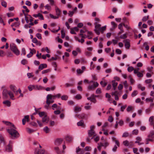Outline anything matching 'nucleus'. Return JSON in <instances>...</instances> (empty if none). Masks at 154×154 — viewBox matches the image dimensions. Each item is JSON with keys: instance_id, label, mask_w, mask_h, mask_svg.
<instances>
[{"instance_id": "57", "label": "nucleus", "mask_w": 154, "mask_h": 154, "mask_svg": "<svg viewBox=\"0 0 154 154\" xmlns=\"http://www.w3.org/2000/svg\"><path fill=\"white\" fill-rule=\"evenodd\" d=\"M129 78L130 79L131 83V84H133L134 82V80L131 78V76L130 75L129 76Z\"/></svg>"}, {"instance_id": "12", "label": "nucleus", "mask_w": 154, "mask_h": 154, "mask_svg": "<svg viewBox=\"0 0 154 154\" xmlns=\"http://www.w3.org/2000/svg\"><path fill=\"white\" fill-rule=\"evenodd\" d=\"M29 120V116L27 115L24 117V118L22 119V123L23 125L25 124L26 121L28 122Z\"/></svg>"}, {"instance_id": "38", "label": "nucleus", "mask_w": 154, "mask_h": 154, "mask_svg": "<svg viewBox=\"0 0 154 154\" xmlns=\"http://www.w3.org/2000/svg\"><path fill=\"white\" fill-rule=\"evenodd\" d=\"M111 24L112 25L113 27V28H111V30H112L114 29H115L117 26V25L113 21H112L111 22Z\"/></svg>"}, {"instance_id": "37", "label": "nucleus", "mask_w": 154, "mask_h": 154, "mask_svg": "<svg viewBox=\"0 0 154 154\" xmlns=\"http://www.w3.org/2000/svg\"><path fill=\"white\" fill-rule=\"evenodd\" d=\"M149 18V16H145L143 17L142 20L143 22H145L147 21Z\"/></svg>"}, {"instance_id": "43", "label": "nucleus", "mask_w": 154, "mask_h": 154, "mask_svg": "<svg viewBox=\"0 0 154 154\" xmlns=\"http://www.w3.org/2000/svg\"><path fill=\"white\" fill-rule=\"evenodd\" d=\"M51 71V70L50 69H48L45 70H44L42 72V74H44L47 73Z\"/></svg>"}, {"instance_id": "11", "label": "nucleus", "mask_w": 154, "mask_h": 154, "mask_svg": "<svg viewBox=\"0 0 154 154\" xmlns=\"http://www.w3.org/2000/svg\"><path fill=\"white\" fill-rule=\"evenodd\" d=\"M47 66L46 64L43 63L40 64L38 67V69L40 71L43 69L44 68H46Z\"/></svg>"}, {"instance_id": "26", "label": "nucleus", "mask_w": 154, "mask_h": 154, "mask_svg": "<svg viewBox=\"0 0 154 154\" xmlns=\"http://www.w3.org/2000/svg\"><path fill=\"white\" fill-rule=\"evenodd\" d=\"M8 94L10 96V97L11 99L12 100L14 99L13 98L14 97V95L13 93L11 91H8Z\"/></svg>"}, {"instance_id": "24", "label": "nucleus", "mask_w": 154, "mask_h": 154, "mask_svg": "<svg viewBox=\"0 0 154 154\" xmlns=\"http://www.w3.org/2000/svg\"><path fill=\"white\" fill-rule=\"evenodd\" d=\"M81 108L80 107L75 106L74 108V111L76 112H77L81 111Z\"/></svg>"}, {"instance_id": "55", "label": "nucleus", "mask_w": 154, "mask_h": 154, "mask_svg": "<svg viewBox=\"0 0 154 154\" xmlns=\"http://www.w3.org/2000/svg\"><path fill=\"white\" fill-rule=\"evenodd\" d=\"M27 61L25 60V59H23L21 61V63L23 65H25L27 63Z\"/></svg>"}, {"instance_id": "63", "label": "nucleus", "mask_w": 154, "mask_h": 154, "mask_svg": "<svg viewBox=\"0 0 154 154\" xmlns=\"http://www.w3.org/2000/svg\"><path fill=\"white\" fill-rule=\"evenodd\" d=\"M94 138V140L95 142H97L99 140L100 138L98 136H96Z\"/></svg>"}, {"instance_id": "27", "label": "nucleus", "mask_w": 154, "mask_h": 154, "mask_svg": "<svg viewBox=\"0 0 154 154\" xmlns=\"http://www.w3.org/2000/svg\"><path fill=\"white\" fill-rule=\"evenodd\" d=\"M61 98L62 100H66L68 99V97L66 95H64L61 97Z\"/></svg>"}, {"instance_id": "36", "label": "nucleus", "mask_w": 154, "mask_h": 154, "mask_svg": "<svg viewBox=\"0 0 154 154\" xmlns=\"http://www.w3.org/2000/svg\"><path fill=\"white\" fill-rule=\"evenodd\" d=\"M39 115L40 117H42L46 115V113L44 112H39Z\"/></svg>"}, {"instance_id": "29", "label": "nucleus", "mask_w": 154, "mask_h": 154, "mask_svg": "<svg viewBox=\"0 0 154 154\" xmlns=\"http://www.w3.org/2000/svg\"><path fill=\"white\" fill-rule=\"evenodd\" d=\"M138 88L140 89L142 91H143L145 90V87L144 86H142L140 84L138 85Z\"/></svg>"}, {"instance_id": "33", "label": "nucleus", "mask_w": 154, "mask_h": 154, "mask_svg": "<svg viewBox=\"0 0 154 154\" xmlns=\"http://www.w3.org/2000/svg\"><path fill=\"white\" fill-rule=\"evenodd\" d=\"M100 145L101 146H104L105 148L107 146H108L109 143L107 142H105L104 143H100Z\"/></svg>"}, {"instance_id": "22", "label": "nucleus", "mask_w": 154, "mask_h": 154, "mask_svg": "<svg viewBox=\"0 0 154 154\" xmlns=\"http://www.w3.org/2000/svg\"><path fill=\"white\" fill-rule=\"evenodd\" d=\"M80 118L85 119H87L88 118V117L84 113H82L80 115Z\"/></svg>"}, {"instance_id": "60", "label": "nucleus", "mask_w": 154, "mask_h": 154, "mask_svg": "<svg viewBox=\"0 0 154 154\" xmlns=\"http://www.w3.org/2000/svg\"><path fill=\"white\" fill-rule=\"evenodd\" d=\"M45 9H47L48 10H50L51 9V7L48 4L47 5L45 6Z\"/></svg>"}, {"instance_id": "34", "label": "nucleus", "mask_w": 154, "mask_h": 154, "mask_svg": "<svg viewBox=\"0 0 154 154\" xmlns=\"http://www.w3.org/2000/svg\"><path fill=\"white\" fill-rule=\"evenodd\" d=\"M154 100V98H152L151 97L150 98H146L145 100L146 102H153V100Z\"/></svg>"}, {"instance_id": "19", "label": "nucleus", "mask_w": 154, "mask_h": 154, "mask_svg": "<svg viewBox=\"0 0 154 154\" xmlns=\"http://www.w3.org/2000/svg\"><path fill=\"white\" fill-rule=\"evenodd\" d=\"M10 88L15 93L16 92V87L15 86L13 85H11L10 86Z\"/></svg>"}, {"instance_id": "18", "label": "nucleus", "mask_w": 154, "mask_h": 154, "mask_svg": "<svg viewBox=\"0 0 154 154\" xmlns=\"http://www.w3.org/2000/svg\"><path fill=\"white\" fill-rule=\"evenodd\" d=\"M55 10L56 15L59 17V16L60 15L61 11L59 8L57 7H56L55 8Z\"/></svg>"}, {"instance_id": "30", "label": "nucleus", "mask_w": 154, "mask_h": 154, "mask_svg": "<svg viewBox=\"0 0 154 154\" xmlns=\"http://www.w3.org/2000/svg\"><path fill=\"white\" fill-rule=\"evenodd\" d=\"M138 130L137 129H134L132 131V134L134 135H137L138 134Z\"/></svg>"}, {"instance_id": "59", "label": "nucleus", "mask_w": 154, "mask_h": 154, "mask_svg": "<svg viewBox=\"0 0 154 154\" xmlns=\"http://www.w3.org/2000/svg\"><path fill=\"white\" fill-rule=\"evenodd\" d=\"M61 37L62 38H64L65 36V33L64 32L63 30H62L61 31Z\"/></svg>"}, {"instance_id": "13", "label": "nucleus", "mask_w": 154, "mask_h": 154, "mask_svg": "<svg viewBox=\"0 0 154 154\" xmlns=\"http://www.w3.org/2000/svg\"><path fill=\"white\" fill-rule=\"evenodd\" d=\"M77 125L78 126H81L83 127L85 126V125L84 124V122L82 120H81L78 122Z\"/></svg>"}, {"instance_id": "46", "label": "nucleus", "mask_w": 154, "mask_h": 154, "mask_svg": "<svg viewBox=\"0 0 154 154\" xmlns=\"http://www.w3.org/2000/svg\"><path fill=\"white\" fill-rule=\"evenodd\" d=\"M127 37V34H125L121 35L120 36V38L122 39H125Z\"/></svg>"}, {"instance_id": "53", "label": "nucleus", "mask_w": 154, "mask_h": 154, "mask_svg": "<svg viewBox=\"0 0 154 154\" xmlns=\"http://www.w3.org/2000/svg\"><path fill=\"white\" fill-rule=\"evenodd\" d=\"M96 93L97 94H100L101 93V89L99 88H97L96 90Z\"/></svg>"}, {"instance_id": "31", "label": "nucleus", "mask_w": 154, "mask_h": 154, "mask_svg": "<svg viewBox=\"0 0 154 154\" xmlns=\"http://www.w3.org/2000/svg\"><path fill=\"white\" fill-rule=\"evenodd\" d=\"M44 150H40L37 153L35 152V154H45Z\"/></svg>"}, {"instance_id": "56", "label": "nucleus", "mask_w": 154, "mask_h": 154, "mask_svg": "<svg viewBox=\"0 0 154 154\" xmlns=\"http://www.w3.org/2000/svg\"><path fill=\"white\" fill-rule=\"evenodd\" d=\"M33 54V53L31 51H30V52L29 54H27V57L28 58H30L32 56Z\"/></svg>"}, {"instance_id": "8", "label": "nucleus", "mask_w": 154, "mask_h": 154, "mask_svg": "<svg viewBox=\"0 0 154 154\" xmlns=\"http://www.w3.org/2000/svg\"><path fill=\"white\" fill-rule=\"evenodd\" d=\"M123 144L125 146H129V147H131L133 146V143L132 142H129L127 140H126L123 142Z\"/></svg>"}, {"instance_id": "14", "label": "nucleus", "mask_w": 154, "mask_h": 154, "mask_svg": "<svg viewBox=\"0 0 154 154\" xmlns=\"http://www.w3.org/2000/svg\"><path fill=\"white\" fill-rule=\"evenodd\" d=\"M112 85L113 89L114 90H115L116 86L118 85V83L116 82L115 80H113L112 81Z\"/></svg>"}, {"instance_id": "50", "label": "nucleus", "mask_w": 154, "mask_h": 154, "mask_svg": "<svg viewBox=\"0 0 154 154\" xmlns=\"http://www.w3.org/2000/svg\"><path fill=\"white\" fill-rule=\"evenodd\" d=\"M127 70L129 72H131L134 70V68L132 66H129Z\"/></svg>"}, {"instance_id": "25", "label": "nucleus", "mask_w": 154, "mask_h": 154, "mask_svg": "<svg viewBox=\"0 0 154 154\" xmlns=\"http://www.w3.org/2000/svg\"><path fill=\"white\" fill-rule=\"evenodd\" d=\"M3 103L6 104L7 106L9 107L11 106V102L8 100H5L3 102Z\"/></svg>"}, {"instance_id": "21", "label": "nucleus", "mask_w": 154, "mask_h": 154, "mask_svg": "<svg viewBox=\"0 0 154 154\" xmlns=\"http://www.w3.org/2000/svg\"><path fill=\"white\" fill-rule=\"evenodd\" d=\"M43 131L46 133H48L50 131V129L48 126H45L43 128Z\"/></svg>"}, {"instance_id": "4", "label": "nucleus", "mask_w": 154, "mask_h": 154, "mask_svg": "<svg viewBox=\"0 0 154 154\" xmlns=\"http://www.w3.org/2000/svg\"><path fill=\"white\" fill-rule=\"evenodd\" d=\"M92 85L90 84L88 87V89L89 90H94L95 88L98 86L99 84L97 82H95L94 84L92 83Z\"/></svg>"}, {"instance_id": "1", "label": "nucleus", "mask_w": 154, "mask_h": 154, "mask_svg": "<svg viewBox=\"0 0 154 154\" xmlns=\"http://www.w3.org/2000/svg\"><path fill=\"white\" fill-rule=\"evenodd\" d=\"M3 122L6 125L10 126V127L7 129V131L10 134V137L12 139H15L19 137V134L17 131L15 129L16 128L14 125H12L10 122L5 121H3Z\"/></svg>"}, {"instance_id": "16", "label": "nucleus", "mask_w": 154, "mask_h": 154, "mask_svg": "<svg viewBox=\"0 0 154 154\" xmlns=\"http://www.w3.org/2000/svg\"><path fill=\"white\" fill-rule=\"evenodd\" d=\"M74 85V83L71 82L70 83H66L65 84V85L66 88H68L69 87H72Z\"/></svg>"}, {"instance_id": "42", "label": "nucleus", "mask_w": 154, "mask_h": 154, "mask_svg": "<svg viewBox=\"0 0 154 154\" xmlns=\"http://www.w3.org/2000/svg\"><path fill=\"white\" fill-rule=\"evenodd\" d=\"M2 5L5 8H6L7 6V3L5 1H2L1 2Z\"/></svg>"}, {"instance_id": "58", "label": "nucleus", "mask_w": 154, "mask_h": 154, "mask_svg": "<svg viewBox=\"0 0 154 154\" xmlns=\"http://www.w3.org/2000/svg\"><path fill=\"white\" fill-rule=\"evenodd\" d=\"M152 82V79H148L146 80L145 81V82L146 83L149 84V83H151Z\"/></svg>"}, {"instance_id": "41", "label": "nucleus", "mask_w": 154, "mask_h": 154, "mask_svg": "<svg viewBox=\"0 0 154 154\" xmlns=\"http://www.w3.org/2000/svg\"><path fill=\"white\" fill-rule=\"evenodd\" d=\"M129 136V133L127 132H125L123 134L122 137H126Z\"/></svg>"}, {"instance_id": "23", "label": "nucleus", "mask_w": 154, "mask_h": 154, "mask_svg": "<svg viewBox=\"0 0 154 154\" xmlns=\"http://www.w3.org/2000/svg\"><path fill=\"white\" fill-rule=\"evenodd\" d=\"M6 150L8 152H11L12 151L11 147L10 146L9 144H8L6 147Z\"/></svg>"}, {"instance_id": "51", "label": "nucleus", "mask_w": 154, "mask_h": 154, "mask_svg": "<svg viewBox=\"0 0 154 154\" xmlns=\"http://www.w3.org/2000/svg\"><path fill=\"white\" fill-rule=\"evenodd\" d=\"M6 54L7 56L8 57H12L13 56L12 54L10 51H7Z\"/></svg>"}, {"instance_id": "47", "label": "nucleus", "mask_w": 154, "mask_h": 154, "mask_svg": "<svg viewBox=\"0 0 154 154\" xmlns=\"http://www.w3.org/2000/svg\"><path fill=\"white\" fill-rule=\"evenodd\" d=\"M87 31V30H86V28L85 27H84L83 28V29H81L80 30V33H85V32H86Z\"/></svg>"}, {"instance_id": "10", "label": "nucleus", "mask_w": 154, "mask_h": 154, "mask_svg": "<svg viewBox=\"0 0 154 154\" xmlns=\"http://www.w3.org/2000/svg\"><path fill=\"white\" fill-rule=\"evenodd\" d=\"M54 150L57 154H62V153L64 152V151H61L60 150L58 146L54 147Z\"/></svg>"}, {"instance_id": "61", "label": "nucleus", "mask_w": 154, "mask_h": 154, "mask_svg": "<svg viewBox=\"0 0 154 154\" xmlns=\"http://www.w3.org/2000/svg\"><path fill=\"white\" fill-rule=\"evenodd\" d=\"M116 52L118 54H121L122 53L121 51L119 49H116Z\"/></svg>"}, {"instance_id": "6", "label": "nucleus", "mask_w": 154, "mask_h": 154, "mask_svg": "<svg viewBox=\"0 0 154 154\" xmlns=\"http://www.w3.org/2000/svg\"><path fill=\"white\" fill-rule=\"evenodd\" d=\"M8 91L6 89L3 90L2 91L3 98L4 99H6L8 97Z\"/></svg>"}, {"instance_id": "52", "label": "nucleus", "mask_w": 154, "mask_h": 154, "mask_svg": "<svg viewBox=\"0 0 154 154\" xmlns=\"http://www.w3.org/2000/svg\"><path fill=\"white\" fill-rule=\"evenodd\" d=\"M49 15L50 16L51 18H52L54 19H58L59 18V17L58 16H55L51 14H50Z\"/></svg>"}, {"instance_id": "20", "label": "nucleus", "mask_w": 154, "mask_h": 154, "mask_svg": "<svg viewBox=\"0 0 154 154\" xmlns=\"http://www.w3.org/2000/svg\"><path fill=\"white\" fill-rule=\"evenodd\" d=\"M66 140L68 142H71L72 140V136H67L66 137Z\"/></svg>"}, {"instance_id": "64", "label": "nucleus", "mask_w": 154, "mask_h": 154, "mask_svg": "<svg viewBox=\"0 0 154 154\" xmlns=\"http://www.w3.org/2000/svg\"><path fill=\"white\" fill-rule=\"evenodd\" d=\"M61 112L60 110H58L54 111V113L56 115L59 114Z\"/></svg>"}, {"instance_id": "44", "label": "nucleus", "mask_w": 154, "mask_h": 154, "mask_svg": "<svg viewBox=\"0 0 154 154\" xmlns=\"http://www.w3.org/2000/svg\"><path fill=\"white\" fill-rule=\"evenodd\" d=\"M26 130L27 132L29 134L35 131L34 130L30 129L29 128H27Z\"/></svg>"}, {"instance_id": "32", "label": "nucleus", "mask_w": 154, "mask_h": 154, "mask_svg": "<svg viewBox=\"0 0 154 154\" xmlns=\"http://www.w3.org/2000/svg\"><path fill=\"white\" fill-rule=\"evenodd\" d=\"M106 29V26H105L99 28V29L102 33H103V31L105 30Z\"/></svg>"}, {"instance_id": "54", "label": "nucleus", "mask_w": 154, "mask_h": 154, "mask_svg": "<svg viewBox=\"0 0 154 154\" xmlns=\"http://www.w3.org/2000/svg\"><path fill=\"white\" fill-rule=\"evenodd\" d=\"M36 37L39 39H42V35L40 33H37L36 35Z\"/></svg>"}, {"instance_id": "28", "label": "nucleus", "mask_w": 154, "mask_h": 154, "mask_svg": "<svg viewBox=\"0 0 154 154\" xmlns=\"http://www.w3.org/2000/svg\"><path fill=\"white\" fill-rule=\"evenodd\" d=\"M84 83H87L88 84H90L91 83L94 84V83H95V82H94L93 81H89L88 80H87L86 79H85L84 80Z\"/></svg>"}, {"instance_id": "40", "label": "nucleus", "mask_w": 154, "mask_h": 154, "mask_svg": "<svg viewBox=\"0 0 154 154\" xmlns=\"http://www.w3.org/2000/svg\"><path fill=\"white\" fill-rule=\"evenodd\" d=\"M75 98L77 100H80L82 99V97L80 94H78L75 96Z\"/></svg>"}, {"instance_id": "17", "label": "nucleus", "mask_w": 154, "mask_h": 154, "mask_svg": "<svg viewBox=\"0 0 154 154\" xmlns=\"http://www.w3.org/2000/svg\"><path fill=\"white\" fill-rule=\"evenodd\" d=\"M49 118L47 116L45 115L42 118V121L43 122H44L47 121V123H48V121Z\"/></svg>"}, {"instance_id": "9", "label": "nucleus", "mask_w": 154, "mask_h": 154, "mask_svg": "<svg viewBox=\"0 0 154 154\" xmlns=\"http://www.w3.org/2000/svg\"><path fill=\"white\" fill-rule=\"evenodd\" d=\"M125 43V46L126 49H129L130 47V42L129 40L128 39H125L123 41Z\"/></svg>"}, {"instance_id": "48", "label": "nucleus", "mask_w": 154, "mask_h": 154, "mask_svg": "<svg viewBox=\"0 0 154 154\" xmlns=\"http://www.w3.org/2000/svg\"><path fill=\"white\" fill-rule=\"evenodd\" d=\"M137 94V91H134L131 94V96L134 97L136 96Z\"/></svg>"}, {"instance_id": "62", "label": "nucleus", "mask_w": 154, "mask_h": 154, "mask_svg": "<svg viewBox=\"0 0 154 154\" xmlns=\"http://www.w3.org/2000/svg\"><path fill=\"white\" fill-rule=\"evenodd\" d=\"M34 88V86L32 85H30L28 87V88L29 91H32Z\"/></svg>"}, {"instance_id": "39", "label": "nucleus", "mask_w": 154, "mask_h": 154, "mask_svg": "<svg viewBox=\"0 0 154 154\" xmlns=\"http://www.w3.org/2000/svg\"><path fill=\"white\" fill-rule=\"evenodd\" d=\"M154 132L153 131H152L150 132V134H149L148 136V137L149 138H153L154 137Z\"/></svg>"}, {"instance_id": "45", "label": "nucleus", "mask_w": 154, "mask_h": 154, "mask_svg": "<svg viewBox=\"0 0 154 154\" xmlns=\"http://www.w3.org/2000/svg\"><path fill=\"white\" fill-rule=\"evenodd\" d=\"M97 23L96 22L95 23V24H96V25L95 26V29H98L99 28H100L101 26V25L100 24H97Z\"/></svg>"}, {"instance_id": "35", "label": "nucleus", "mask_w": 154, "mask_h": 154, "mask_svg": "<svg viewBox=\"0 0 154 154\" xmlns=\"http://www.w3.org/2000/svg\"><path fill=\"white\" fill-rule=\"evenodd\" d=\"M100 84L102 87H104L107 85V83L106 82L101 81L100 82Z\"/></svg>"}, {"instance_id": "7", "label": "nucleus", "mask_w": 154, "mask_h": 154, "mask_svg": "<svg viewBox=\"0 0 154 154\" xmlns=\"http://www.w3.org/2000/svg\"><path fill=\"white\" fill-rule=\"evenodd\" d=\"M63 140L62 139L57 138L55 140L54 144L57 146H59L62 143Z\"/></svg>"}, {"instance_id": "3", "label": "nucleus", "mask_w": 154, "mask_h": 154, "mask_svg": "<svg viewBox=\"0 0 154 154\" xmlns=\"http://www.w3.org/2000/svg\"><path fill=\"white\" fill-rule=\"evenodd\" d=\"M55 98V95L48 94L46 97V103L49 104L50 103H53L54 102V100Z\"/></svg>"}, {"instance_id": "2", "label": "nucleus", "mask_w": 154, "mask_h": 154, "mask_svg": "<svg viewBox=\"0 0 154 154\" xmlns=\"http://www.w3.org/2000/svg\"><path fill=\"white\" fill-rule=\"evenodd\" d=\"M10 47L11 50L17 55H18L20 54V52L18 50L16 45L13 43L10 44Z\"/></svg>"}, {"instance_id": "49", "label": "nucleus", "mask_w": 154, "mask_h": 154, "mask_svg": "<svg viewBox=\"0 0 154 154\" xmlns=\"http://www.w3.org/2000/svg\"><path fill=\"white\" fill-rule=\"evenodd\" d=\"M29 124L31 125L34 126V127H37V124L35 122H30L29 123Z\"/></svg>"}, {"instance_id": "5", "label": "nucleus", "mask_w": 154, "mask_h": 154, "mask_svg": "<svg viewBox=\"0 0 154 154\" xmlns=\"http://www.w3.org/2000/svg\"><path fill=\"white\" fill-rule=\"evenodd\" d=\"M88 137H91V139H93L94 137L97 135L96 133L94 130H89L88 131Z\"/></svg>"}, {"instance_id": "15", "label": "nucleus", "mask_w": 154, "mask_h": 154, "mask_svg": "<svg viewBox=\"0 0 154 154\" xmlns=\"http://www.w3.org/2000/svg\"><path fill=\"white\" fill-rule=\"evenodd\" d=\"M154 117L153 116L150 117L149 119V121L151 125H153L154 124Z\"/></svg>"}]
</instances>
